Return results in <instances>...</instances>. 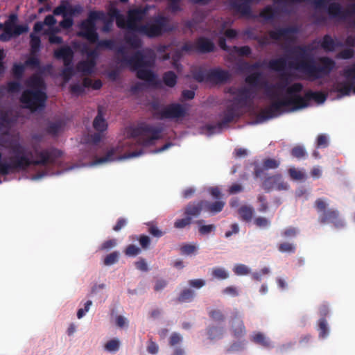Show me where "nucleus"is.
I'll list each match as a JSON object with an SVG mask.
<instances>
[{"label": "nucleus", "mask_w": 355, "mask_h": 355, "mask_svg": "<svg viewBox=\"0 0 355 355\" xmlns=\"http://www.w3.org/2000/svg\"><path fill=\"white\" fill-rule=\"evenodd\" d=\"M267 94L270 99V105L265 110V119L277 116L284 112H293L311 105V102L320 104L326 97L320 92L302 91L298 83L288 85L287 80L268 88Z\"/></svg>", "instance_id": "obj_1"}, {"label": "nucleus", "mask_w": 355, "mask_h": 355, "mask_svg": "<svg viewBox=\"0 0 355 355\" xmlns=\"http://www.w3.org/2000/svg\"><path fill=\"white\" fill-rule=\"evenodd\" d=\"M12 154H15V166L19 167V171H26L31 166H46L53 164L62 155V152L56 148H50L37 153L38 159H32V152H26V148L18 142L10 145Z\"/></svg>", "instance_id": "obj_2"}, {"label": "nucleus", "mask_w": 355, "mask_h": 355, "mask_svg": "<svg viewBox=\"0 0 355 355\" xmlns=\"http://www.w3.org/2000/svg\"><path fill=\"white\" fill-rule=\"evenodd\" d=\"M110 15L112 19H116L119 27L127 28L130 31L146 35L149 37L159 35L162 31V19L157 20L154 23L148 24L145 26L139 25L140 20L144 16V12L141 10H130L127 20H125L123 16L119 14V10L115 8L110 10Z\"/></svg>", "instance_id": "obj_3"}, {"label": "nucleus", "mask_w": 355, "mask_h": 355, "mask_svg": "<svg viewBox=\"0 0 355 355\" xmlns=\"http://www.w3.org/2000/svg\"><path fill=\"white\" fill-rule=\"evenodd\" d=\"M258 78L257 74L250 75L246 78L245 86L230 90V101L232 102V109L241 108L250 104L258 85Z\"/></svg>", "instance_id": "obj_4"}, {"label": "nucleus", "mask_w": 355, "mask_h": 355, "mask_svg": "<svg viewBox=\"0 0 355 355\" xmlns=\"http://www.w3.org/2000/svg\"><path fill=\"white\" fill-rule=\"evenodd\" d=\"M153 63L154 55L150 51L144 54L137 53L126 62L128 67L137 71L139 78L151 83L155 80V76L150 70Z\"/></svg>", "instance_id": "obj_5"}, {"label": "nucleus", "mask_w": 355, "mask_h": 355, "mask_svg": "<svg viewBox=\"0 0 355 355\" xmlns=\"http://www.w3.org/2000/svg\"><path fill=\"white\" fill-rule=\"evenodd\" d=\"M334 67V62L329 59L322 58L320 60V66H313L306 60H302L293 68L300 76H305L310 79H315L329 73Z\"/></svg>", "instance_id": "obj_6"}, {"label": "nucleus", "mask_w": 355, "mask_h": 355, "mask_svg": "<svg viewBox=\"0 0 355 355\" xmlns=\"http://www.w3.org/2000/svg\"><path fill=\"white\" fill-rule=\"evenodd\" d=\"M130 141H125L110 149L105 156L96 159L91 162L89 166H95L100 164H105L114 161H122L129 158H133L141 155V152L124 153L125 150L129 146Z\"/></svg>", "instance_id": "obj_7"}, {"label": "nucleus", "mask_w": 355, "mask_h": 355, "mask_svg": "<svg viewBox=\"0 0 355 355\" xmlns=\"http://www.w3.org/2000/svg\"><path fill=\"white\" fill-rule=\"evenodd\" d=\"M46 100V92L40 89H26L20 97V102L24 104V107L32 112L43 109Z\"/></svg>", "instance_id": "obj_8"}, {"label": "nucleus", "mask_w": 355, "mask_h": 355, "mask_svg": "<svg viewBox=\"0 0 355 355\" xmlns=\"http://www.w3.org/2000/svg\"><path fill=\"white\" fill-rule=\"evenodd\" d=\"M334 90L341 95L355 94V64L347 67L335 83Z\"/></svg>", "instance_id": "obj_9"}, {"label": "nucleus", "mask_w": 355, "mask_h": 355, "mask_svg": "<svg viewBox=\"0 0 355 355\" xmlns=\"http://www.w3.org/2000/svg\"><path fill=\"white\" fill-rule=\"evenodd\" d=\"M104 15L101 12H91L87 20L84 21L80 27V34L86 37L91 43H94L97 40V35L95 31V21L101 20Z\"/></svg>", "instance_id": "obj_10"}, {"label": "nucleus", "mask_w": 355, "mask_h": 355, "mask_svg": "<svg viewBox=\"0 0 355 355\" xmlns=\"http://www.w3.org/2000/svg\"><path fill=\"white\" fill-rule=\"evenodd\" d=\"M318 210L322 212L321 220L323 223H332L336 227L342 225L341 221L338 219V214L335 211H324L327 206V202L321 199H319L315 202Z\"/></svg>", "instance_id": "obj_11"}, {"label": "nucleus", "mask_w": 355, "mask_h": 355, "mask_svg": "<svg viewBox=\"0 0 355 355\" xmlns=\"http://www.w3.org/2000/svg\"><path fill=\"white\" fill-rule=\"evenodd\" d=\"M87 58L85 60L81 62L78 65L80 71L85 73H92L94 71L95 66V60L97 58V53L96 51H86Z\"/></svg>", "instance_id": "obj_12"}, {"label": "nucleus", "mask_w": 355, "mask_h": 355, "mask_svg": "<svg viewBox=\"0 0 355 355\" xmlns=\"http://www.w3.org/2000/svg\"><path fill=\"white\" fill-rule=\"evenodd\" d=\"M186 112L185 107L178 105H171L166 107L162 112V117L164 118H179Z\"/></svg>", "instance_id": "obj_13"}, {"label": "nucleus", "mask_w": 355, "mask_h": 355, "mask_svg": "<svg viewBox=\"0 0 355 355\" xmlns=\"http://www.w3.org/2000/svg\"><path fill=\"white\" fill-rule=\"evenodd\" d=\"M54 58L57 60H62L63 67L61 69V76L62 78V84L67 83V45L62 46L60 49L54 51Z\"/></svg>", "instance_id": "obj_14"}, {"label": "nucleus", "mask_w": 355, "mask_h": 355, "mask_svg": "<svg viewBox=\"0 0 355 355\" xmlns=\"http://www.w3.org/2000/svg\"><path fill=\"white\" fill-rule=\"evenodd\" d=\"M265 186L268 189H274L277 190H286L288 185L287 183L282 181L280 176L269 178L265 182Z\"/></svg>", "instance_id": "obj_15"}, {"label": "nucleus", "mask_w": 355, "mask_h": 355, "mask_svg": "<svg viewBox=\"0 0 355 355\" xmlns=\"http://www.w3.org/2000/svg\"><path fill=\"white\" fill-rule=\"evenodd\" d=\"M230 327L234 336L239 337L244 334L245 327L243 321L239 317L232 318L230 322Z\"/></svg>", "instance_id": "obj_16"}, {"label": "nucleus", "mask_w": 355, "mask_h": 355, "mask_svg": "<svg viewBox=\"0 0 355 355\" xmlns=\"http://www.w3.org/2000/svg\"><path fill=\"white\" fill-rule=\"evenodd\" d=\"M159 138H161V131L159 130H149L146 132L141 144L144 146H150Z\"/></svg>", "instance_id": "obj_17"}, {"label": "nucleus", "mask_w": 355, "mask_h": 355, "mask_svg": "<svg viewBox=\"0 0 355 355\" xmlns=\"http://www.w3.org/2000/svg\"><path fill=\"white\" fill-rule=\"evenodd\" d=\"M55 15H62V20L60 22V26L63 29H67V0H62L61 5L53 10Z\"/></svg>", "instance_id": "obj_18"}, {"label": "nucleus", "mask_w": 355, "mask_h": 355, "mask_svg": "<svg viewBox=\"0 0 355 355\" xmlns=\"http://www.w3.org/2000/svg\"><path fill=\"white\" fill-rule=\"evenodd\" d=\"M16 162L15 154L10 158V164H0V175H6L12 171H19V167L15 166Z\"/></svg>", "instance_id": "obj_19"}, {"label": "nucleus", "mask_w": 355, "mask_h": 355, "mask_svg": "<svg viewBox=\"0 0 355 355\" xmlns=\"http://www.w3.org/2000/svg\"><path fill=\"white\" fill-rule=\"evenodd\" d=\"M199 249V245L196 243H184L180 246L181 254L185 256H192L196 254Z\"/></svg>", "instance_id": "obj_20"}, {"label": "nucleus", "mask_w": 355, "mask_h": 355, "mask_svg": "<svg viewBox=\"0 0 355 355\" xmlns=\"http://www.w3.org/2000/svg\"><path fill=\"white\" fill-rule=\"evenodd\" d=\"M31 55H36L41 48V40L40 36L34 33L30 34Z\"/></svg>", "instance_id": "obj_21"}, {"label": "nucleus", "mask_w": 355, "mask_h": 355, "mask_svg": "<svg viewBox=\"0 0 355 355\" xmlns=\"http://www.w3.org/2000/svg\"><path fill=\"white\" fill-rule=\"evenodd\" d=\"M121 341L119 338H113L106 342L103 346L104 350L109 353H116L120 348Z\"/></svg>", "instance_id": "obj_22"}, {"label": "nucleus", "mask_w": 355, "mask_h": 355, "mask_svg": "<svg viewBox=\"0 0 355 355\" xmlns=\"http://www.w3.org/2000/svg\"><path fill=\"white\" fill-rule=\"evenodd\" d=\"M225 334L224 328L221 326H216L208 330L209 338L211 340H216L222 338Z\"/></svg>", "instance_id": "obj_23"}, {"label": "nucleus", "mask_w": 355, "mask_h": 355, "mask_svg": "<svg viewBox=\"0 0 355 355\" xmlns=\"http://www.w3.org/2000/svg\"><path fill=\"white\" fill-rule=\"evenodd\" d=\"M24 64L15 63L12 68V74L15 78L21 80L25 71Z\"/></svg>", "instance_id": "obj_24"}, {"label": "nucleus", "mask_w": 355, "mask_h": 355, "mask_svg": "<svg viewBox=\"0 0 355 355\" xmlns=\"http://www.w3.org/2000/svg\"><path fill=\"white\" fill-rule=\"evenodd\" d=\"M239 212L241 218L246 222H249L252 220L253 215V209L252 207L243 206L239 209Z\"/></svg>", "instance_id": "obj_25"}, {"label": "nucleus", "mask_w": 355, "mask_h": 355, "mask_svg": "<svg viewBox=\"0 0 355 355\" xmlns=\"http://www.w3.org/2000/svg\"><path fill=\"white\" fill-rule=\"evenodd\" d=\"M202 208V203L197 205H191L188 206L185 210V214L191 216V219L197 216Z\"/></svg>", "instance_id": "obj_26"}, {"label": "nucleus", "mask_w": 355, "mask_h": 355, "mask_svg": "<svg viewBox=\"0 0 355 355\" xmlns=\"http://www.w3.org/2000/svg\"><path fill=\"white\" fill-rule=\"evenodd\" d=\"M198 48L201 51L208 52L214 49V44L210 40L207 39L200 38L198 41Z\"/></svg>", "instance_id": "obj_27"}, {"label": "nucleus", "mask_w": 355, "mask_h": 355, "mask_svg": "<svg viewBox=\"0 0 355 355\" xmlns=\"http://www.w3.org/2000/svg\"><path fill=\"white\" fill-rule=\"evenodd\" d=\"M28 26L27 24L25 25H15L13 28H12L10 32L8 33L10 35H12L13 37L19 36L23 33H27L28 31Z\"/></svg>", "instance_id": "obj_28"}, {"label": "nucleus", "mask_w": 355, "mask_h": 355, "mask_svg": "<svg viewBox=\"0 0 355 355\" xmlns=\"http://www.w3.org/2000/svg\"><path fill=\"white\" fill-rule=\"evenodd\" d=\"M30 85L33 87V89H45V83L42 78L37 76H33L30 78Z\"/></svg>", "instance_id": "obj_29"}, {"label": "nucleus", "mask_w": 355, "mask_h": 355, "mask_svg": "<svg viewBox=\"0 0 355 355\" xmlns=\"http://www.w3.org/2000/svg\"><path fill=\"white\" fill-rule=\"evenodd\" d=\"M93 125L94 128L98 131H103L106 129V122L101 113H98V114L94 119Z\"/></svg>", "instance_id": "obj_30"}, {"label": "nucleus", "mask_w": 355, "mask_h": 355, "mask_svg": "<svg viewBox=\"0 0 355 355\" xmlns=\"http://www.w3.org/2000/svg\"><path fill=\"white\" fill-rule=\"evenodd\" d=\"M213 277L218 279H225L229 277V272L223 268H214L211 270Z\"/></svg>", "instance_id": "obj_31"}, {"label": "nucleus", "mask_w": 355, "mask_h": 355, "mask_svg": "<svg viewBox=\"0 0 355 355\" xmlns=\"http://www.w3.org/2000/svg\"><path fill=\"white\" fill-rule=\"evenodd\" d=\"M320 46L326 51H331L336 49L335 42L328 36L324 37L321 42Z\"/></svg>", "instance_id": "obj_32"}, {"label": "nucleus", "mask_w": 355, "mask_h": 355, "mask_svg": "<svg viewBox=\"0 0 355 355\" xmlns=\"http://www.w3.org/2000/svg\"><path fill=\"white\" fill-rule=\"evenodd\" d=\"M4 89L10 94L19 92L21 89V85L19 81H9L7 83Z\"/></svg>", "instance_id": "obj_33"}, {"label": "nucleus", "mask_w": 355, "mask_h": 355, "mask_svg": "<svg viewBox=\"0 0 355 355\" xmlns=\"http://www.w3.org/2000/svg\"><path fill=\"white\" fill-rule=\"evenodd\" d=\"M119 257V252L116 251L113 252L105 257L103 259V263L107 266L114 265L118 261Z\"/></svg>", "instance_id": "obj_34"}, {"label": "nucleus", "mask_w": 355, "mask_h": 355, "mask_svg": "<svg viewBox=\"0 0 355 355\" xmlns=\"http://www.w3.org/2000/svg\"><path fill=\"white\" fill-rule=\"evenodd\" d=\"M232 270L239 276L247 275L250 272V269L244 264H236L234 266Z\"/></svg>", "instance_id": "obj_35"}, {"label": "nucleus", "mask_w": 355, "mask_h": 355, "mask_svg": "<svg viewBox=\"0 0 355 355\" xmlns=\"http://www.w3.org/2000/svg\"><path fill=\"white\" fill-rule=\"evenodd\" d=\"M199 232L203 235H207L215 231L216 227L213 224L205 225L202 221H198Z\"/></svg>", "instance_id": "obj_36"}, {"label": "nucleus", "mask_w": 355, "mask_h": 355, "mask_svg": "<svg viewBox=\"0 0 355 355\" xmlns=\"http://www.w3.org/2000/svg\"><path fill=\"white\" fill-rule=\"evenodd\" d=\"M61 124L60 122L49 123L46 128V132L52 135H56L60 130Z\"/></svg>", "instance_id": "obj_37"}, {"label": "nucleus", "mask_w": 355, "mask_h": 355, "mask_svg": "<svg viewBox=\"0 0 355 355\" xmlns=\"http://www.w3.org/2000/svg\"><path fill=\"white\" fill-rule=\"evenodd\" d=\"M31 56L28 58L24 62L25 67H31L33 69L38 68L40 66V61L38 58L36 57V55H31Z\"/></svg>", "instance_id": "obj_38"}, {"label": "nucleus", "mask_w": 355, "mask_h": 355, "mask_svg": "<svg viewBox=\"0 0 355 355\" xmlns=\"http://www.w3.org/2000/svg\"><path fill=\"white\" fill-rule=\"evenodd\" d=\"M92 305V302L91 300H87L83 304V307L80 308L77 312V318L78 319H81L83 318L89 311L91 306Z\"/></svg>", "instance_id": "obj_39"}, {"label": "nucleus", "mask_w": 355, "mask_h": 355, "mask_svg": "<svg viewBox=\"0 0 355 355\" xmlns=\"http://www.w3.org/2000/svg\"><path fill=\"white\" fill-rule=\"evenodd\" d=\"M252 339L254 342L262 345L263 346H269L270 343L269 339L265 337V336L261 333L255 334L253 336Z\"/></svg>", "instance_id": "obj_40"}, {"label": "nucleus", "mask_w": 355, "mask_h": 355, "mask_svg": "<svg viewBox=\"0 0 355 355\" xmlns=\"http://www.w3.org/2000/svg\"><path fill=\"white\" fill-rule=\"evenodd\" d=\"M113 320L114 324L119 328H125L128 325V319L121 315H116Z\"/></svg>", "instance_id": "obj_41"}, {"label": "nucleus", "mask_w": 355, "mask_h": 355, "mask_svg": "<svg viewBox=\"0 0 355 355\" xmlns=\"http://www.w3.org/2000/svg\"><path fill=\"white\" fill-rule=\"evenodd\" d=\"M17 21V15L12 14L9 16L8 19L5 22V32L8 33L12 28L16 24Z\"/></svg>", "instance_id": "obj_42"}, {"label": "nucleus", "mask_w": 355, "mask_h": 355, "mask_svg": "<svg viewBox=\"0 0 355 355\" xmlns=\"http://www.w3.org/2000/svg\"><path fill=\"white\" fill-rule=\"evenodd\" d=\"M191 216L186 215L185 218L178 219L174 223V227L178 229H182L191 223Z\"/></svg>", "instance_id": "obj_43"}, {"label": "nucleus", "mask_w": 355, "mask_h": 355, "mask_svg": "<svg viewBox=\"0 0 355 355\" xmlns=\"http://www.w3.org/2000/svg\"><path fill=\"white\" fill-rule=\"evenodd\" d=\"M195 296V293L193 290L187 288L183 291L180 295V300L182 302H189L192 300Z\"/></svg>", "instance_id": "obj_44"}, {"label": "nucleus", "mask_w": 355, "mask_h": 355, "mask_svg": "<svg viewBox=\"0 0 355 355\" xmlns=\"http://www.w3.org/2000/svg\"><path fill=\"white\" fill-rule=\"evenodd\" d=\"M165 84L169 87H173L176 83V76L172 72L166 73L164 76Z\"/></svg>", "instance_id": "obj_45"}, {"label": "nucleus", "mask_w": 355, "mask_h": 355, "mask_svg": "<svg viewBox=\"0 0 355 355\" xmlns=\"http://www.w3.org/2000/svg\"><path fill=\"white\" fill-rule=\"evenodd\" d=\"M291 33L287 30H279L271 33V37L276 40L287 38Z\"/></svg>", "instance_id": "obj_46"}, {"label": "nucleus", "mask_w": 355, "mask_h": 355, "mask_svg": "<svg viewBox=\"0 0 355 355\" xmlns=\"http://www.w3.org/2000/svg\"><path fill=\"white\" fill-rule=\"evenodd\" d=\"M270 67L275 70H283L285 67V60L284 59L272 60L270 62Z\"/></svg>", "instance_id": "obj_47"}, {"label": "nucleus", "mask_w": 355, "mask_h": 355, "mask_svg": "<svg viewBox=\"0 0 355 355\" xmlns=\"http://www.w3.org/2000/svg\"><path fill=\"white\" fill-rule=\"evenodd\" d=\"M289 173L291 177L296 180H302L305 177V174L302 171L297 170L294 168L289 169Z\"/></svg>", "instance_id": "obj_48"}, {"label": "nucleus", "mask_w": 355, "mask_h": 355, "mask_svg": "<svg viewBox=\"0 0 355 355\" xmlns=\"http://www.w3.org/2000/svg\"><path fill=\"white\" fill-rule=\"evenodd\" d=\"M254 224L260 227V228H265V227H267L270 225V220L266 218H263V217H259V218H257L254 220Z\"/></svg>", "instance_id": "obj_49"}, {"label": "nucleus", "mask_w": 355, "mask_h": 355, "mask_svg": "<svg viewBox=\"0 0 355 355\" xmlns=\"http://www.w3.org/2000/svg\"><path fill=\"white\" fill-rule=\"evenodd\" d=\"M140 252H141V250L139 248H138L134 245H130L126 248L125 253L127 256L135 257L137 254H139L140 253Z\"/></svg>", "instance_id": "obj_50"}, {"label": "nucleus", "mask_w": 355, "mask_h": 355, "mask_svg": "<svg viewBox=\"0 0 355 355\" xmlns=\"http://www.w3.org/2000/svg\"><path fill=\"white\" fill-rule=\"evenodd\" d=\"M10 123L11 119L10 118L8 112L0 110V124L9 125Z\"/></svg>", "instance_id": "obj_51"}, {"label": "nucleus", "mask_w": 355, "mask_h": 355, "mask_svg": "<svg viewBox=\"0 0 355 355\" xmlns=\"http://www.w3.org/2000/svg\"><path fill=\"white\" fill-rule=\"evenodd\" d=\"M189 284L193 288L199 289L205 285V281L202 279H191Z\"/></svg>", "instance_id": "obj_52"}, {"label": "nucleus", "mask_w": 355, "mask_h": 355, "mask_svg": "<svg viewBox=\"0 0 355 355\" xmlns=\"http://www.w3.org/2000/svg\"><path fill=\"white\" fill-rule=\"evenodd\" d=\"M224 206V202L223 201H218L214 205L208 206V210L213 213L219 212L222 210Z\"/></svg>", "instance_id": "obj_53"}, {"label": "nucleus", "mask_w": 355, "mask_h": 355, "mask_svg": "<svg viewBox=\"0 0 355 355\" xmlns=\"http://www.w3.org/2000/svg\"><path fill=\"white\" fill-rule=\"evenodd\" d=\"M117 244V242L115 239H111L105 241L101 246V250H109L114 247H115Z\"/></svg>", "instance_id": "obj_54"}, {"label": "nucleus", "mask_w": 355, "mask_h": 355, "mask_svg": "<svg viewBox=\"0 0 355 355\" xmlns=\"http://www.w3.org/2000/svg\"><path fill=\"white\" fill-rule=\"evenodd\" d=\"M340 6L338 4L336 3H331L329 6L328 12L330 15L333 17H336L338 15V13L340 12Z\"/></svg>", "instance_id": "obj_55"}, {"label": "nucleus", "mask_w": 355, "mask_h": 355, "mask_svg": "<svg viewBox=\"0 0 355 355\" xmlns=\"http://www.w3.org/2000/svg\"><path fill=\"white\" fill-rule=\"evenodd\" d=\"M320 336L324 338L328 334L327 323L324 320L320 321Z\"/></svg>", "instance_id": "obj_56"}, {"label": "nucleus", "mask_w": 355, "mask_h": 355, "mask_svg": "<svg viewBox=\"0 0 355 355\" xmlns=\"http://www.w3.org/2000/svg\"><path fill=\"white\" fill-rule=\"evenodd\" d=\"M223 293L225 294V295H229V296H232V297H234V296H236L239 295V289L236 288V287H234V286H229V287H227L225 288Z\"/></svg>", "instance_id": "obj_57"}, {"label": "nucleus", "mask_w": 355, "mask_h": 355, "mask_svg": "<svg viewBox=\"0 0 355 355\" xmlns=\"http://www.w3.org/2000/svg\"><path fill=\"white\" fill-rule=\"evenodd\" d=\"M182 338L180 334L177 333H173L170 336L169 343L171 345H175L180 343L182 341Z\"/></svg>", "instance_id": "obj_58"}, {"label": "nucleus", "mask_w": 355, "mask_h": 355, "mask_svg": "<svg viewBox=\"0 0 355 355\" xmlns=\"http://www.w3.org/2000/svg\"><path fill=\"white\" fill-rule=\"evenodd\" d=\"M292 154L297 158H301L305 155L306 153L302 147L297 146L293 149Z\"/></svg>", "instance_id": "obj_59"}, {"label": "nucleus", "mask_w": 355, "mask_h": 355, "mask_svg": "<svg viewBox=\"0 0 355 355\" xmlns=\"http://www.w3.org/2000/svg\"><path fill=\"white\" fill-rule=\"evenodd\" d=\"M279 166V162L275 159H267L263 164L265 169H270L277 168Z\"/></svg>", "instance_id": "obj_60"}, {"label": "nucleus", "mask_w": 355, "mask_h": 355, "mask_svg": "<svg viewBox=\"0 0 355 355\" xmlns=\"http://www.w3.org/2000/svg\"><path fill=\"white\" fill-rule=\"evenodd\" d=\"M101 137L99 134H95L90 137V138L87 139V143L89 146H93L96 145L101 140Z\"/></svg>", "instance_id": "obj_61"}, {"label": "nucleus", "mask_w": 355, "mask_h": 355, "mask_svg": "<svg viewBox=\"0 0 355 355\" xmlns=\"http://www.w3.org/2000/svg\"><path fill=\"white\" fill-rule=\"evenodd\" d=\"M85 85L88 87L91 86L94 89H98L101 88V87L102 86V83L100 80H96L92 83V81L91 80L86 79L85 80Z\"/></svg>", "instance_id": "obj_62"}, {"label": "nucleus", "mask_w": 355, "mask_h": 355, "mask_svg": "<svg viewBox=\"0 0 355 355\" xmlns=\"http://www.w3.org/2000/svg\"><path fill=\"white\" fill-rule=\"evenodd\" d=\"M43 22L44 25L51 27L56 24V19H55L53 15H49L46 16Z\"/></svg>", "instance_id": "obj_63"}, {"label": "nucleus", "mask_w": 355, "mask_h": 355, "mask_svg": "<svg viewBox=\"0 0 355 355\" xmlns=\"http://www.w3.org/2000/svg\"><path fill=\"white\" fill-rule=\"evenodd\" d=\"M135 266L137 269L141 271H146L148 269V264L146 261L144 259H141L137 262H135Z\"/></svg>", "instance_id": "obj_64"}]
</instances>
